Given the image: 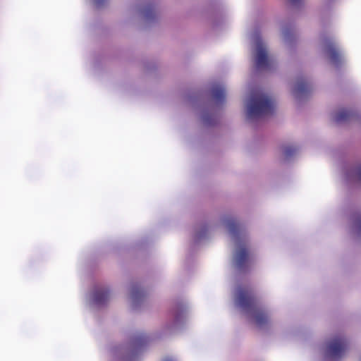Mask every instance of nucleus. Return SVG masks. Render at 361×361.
Wrapping results in <instances>:
<instances>
[{
    "mask_svg": "<svg viewBox=\"0 0 361 361\" xmlns=\"http://www.w3.org/2000/svg\"><path fill=\"white\" fill-rule=\"evenodd\" d=\"M234 301L237 309L250 323L258 327H262L268 322L269 319L268 312L255 304L247 290L238 288L235 291Z\"/></svg>",
    "mask_w": 361,
    "mask_h": 361,
    "instance_id": "f257e3e1",
    "label": "nucleus"
},
{
    "mask_svg": "<svg viewBox=\"0 0 361 361\" xmlns=\"http://www.w3.org/2000/svg\"><path fill=\"white\" fill-rule=\"evenodd\" d=\"M245 108L247 118L257 120L271 114L274 104L267 94L259 90H254L245 101Z\"/></svg>",
    "mask_w": 361,
    "mask_h": 361,
    "instance_id": "f03ea898",
    "label": "nucleus"
},
{
    "mask_svg": "<svg viewBox=\"0 0 361 361\" xmlns=\"http://www.w3.org/2000/svg\"><path fill=\"white\" fill-rule=\"evenodd\" d=\"M223 224L227 228L235 245L233 263L235 267L240 268L247 260L246 242L240 235L238 224L234 219H224Z\"/></svg>",
    "mask_w": 361,
    "mask_h": 361,
    "instance_id": "7ed1b4c3",
    "label": "nucleus"
},
{
    "mask_svg": "<svg viewBox=\"0 0 361 361\" xmlns=\"http://www.w3.org/2000/svg\"><path fill=\"white\" fill-rule=\"evenodd\" d=\"M253 44V54L255 63L259 68H269L271 59L267 50V45L261 36L255 34L252 37Z\"/></svg>",
    "mask_w": 361,
    "mask_h": 361,
    "instance_id": "20e7f679",
    "label": "nucleus"
},
{
    "mask_svg": "<svg viewBox=\"0 0 361 361\" xmlns=\"http://www.w3.org/2000/svg\"><path fill=\"white\" fill-rule=\"evenodd\" d=\"M324 49L331 62L335 65H338V62L343 59V53L336 42L331 40L325 41Z\"/></svg>",
    "mask_w": 361,
    "mask_h": 361,
    "instance_id": "39448f33",
    "label": "nucleus"
},
{
    "mask_svg": "<svg viewBox=\"0 0 361 361\" xmlns=\"http://www.w3.org/2000/svg\"><path fill=\"white\" fill-rule=\"evenodd\" d=\"M345 348V342L342 338H334L326 348V355L332 358L339 357L344 353Z\"/></svg>",
    "mask_w": 361,
    "mask_h": 361,
    "instance_id": "423d86ee",
    "label": "nucleus"
},
{
    "mask_svg": "<svg viewBox=\"0 0 361 361\" xmlns=\"http://www.w3.org/2000/svg\"><path fill=\"white\" fill-rule=\"evenodd\" d=\"M110 291L107 288H99L94 290L87 297V302L90 305H100L109 297Z\"/></svg>",
    "mask_w": 361,
    "mask_h": 361,
    "instance_id": "0eeeda50",
    "label": "nucleus"
},
{
    "mask_svg": "<svg viewBox=\"0 0 361 361\" xmlns=\"http://www.w3.org/2000/svg\"><path fill=\"white\" fill-rule=\"evenodd\" d=\"M310 90L309 85L304 80H298L292 86L293 95L298 99H302Z\"/></svg>",
    "mask_w": 361,
    "mask_h": 361,
    "instance_id": "6e6552de",
    "label": "nucleus"
},
{
    "mask_svg": "<svg viewBox=\"0 0 361 361\" xmlns=\"http://www.w3.org/2000/svg\"><path fill=\"white\" fill-rule=\"evenodd\" d=\"M351 115V111L349 109H341L335 114L334 119L336 121L341 122L348 119Z\"/></svg>",
    "mask_w": 361,
    "mask_h": 361,
    "instance_id": "1a4fd4ad",
    "label": "nucleus"
},
{
    "mask_svg": "<svg viewBox=\"0 0 361 361\" xmlns=\"http://www.w3.org/2000/svg\"><path fill=\"white\" fill-rule=\"evenodd\" d=\"M348 176L349 178L361 182V164L352 169Z\"/></svg>",
    "mask_w": 361,
    "mask_h": 361,
    "instance_id": "9d476101",
    "label": "nucleus"
},
{
    "mask_svg": "<svg viewBox=\"0 0 361 361\" xmlns=\"http://www.w3.org/2000/svg\"><path fill=\"white\" fill-rule=\"evenodd\" d=\"M142 291L138 288H133L130 293V299L132 302L135 303L142 297Z\"/></svg>",
    "mask_w": 361,
    "mask_h": 361,
    "instance_id": "9b49d317",
    "label": "nucleus"
},
{
    "mask_svg": "<svg viewBox=\"0 0 361 361\" xmlns=\"http://www.w3.org/2000/svg\"><path fill=\"white\" fill-rule=\"evenodd\" d=\"M213 97L217 102H220L225 97L224 90L221 87L213 90Z\"/></svg>",
    "mask_w": 361,
    "mask_h": 361,
    "instance_id": "f8f14e48",
    "label": "nucleus"
},
{
    "mask_svg": "<svg viewBox=\"0 0 361 361\" xmlns=\"http://www.w3.org/2000/svg\"><path fill=\"white\" fill-rule=\"evenodd\" d=\"M281 35L285 42H288L293 35L292 32L290 31L288 28H283L281 31Z\"/></svg>",
    "mask_w": 361,
    "mask_h": 361,
    "instance_id": "ddd939ff",
    "label": "nucleus"
},
{
    "mask_svg": "<svg viewBox=\"0 0 361 361\" xmlns=\"http://www.w3.org/2000/svg\"><path fill=\"white\" fill-rule=\"evenodd\" d=\"M354 231L358 235H361V216L358 217L354 222Z\"/></svg>",
    "mask_w": 361,
    "mask_h": 361,
    "instance_id": "4468645a",
    "label": "nucleus"
},
{
    "mask_svg": "<svg viewBox=\"0 0 361 361\" xmlns=\"http://www.w3.org/2000/svg\"><path fill=\"white\" fill-rule=\"evenodd\" d=\"M207 228H204L197 234V238L200 239L206 235V231Z\"/></svg>",
    "mask_w": 361,
    "mask_h": 361,
    "instance_id": "2eb2a0df",
    "label": "nucleus"
},
{
    "mask_svg": "<svg viewBox=\"0 0 361 361\" xmlns=\"http://www.w3.org/2000/svg\"><path fill=\"white\" fill-rule=\"evenodd\" d=\"M181 313H178L177 315H176V320L177 322H180V319H181Z\"/></svg>",
    "mask_w": 361,
    "mask_h": 361,
    "instance_id": "dca6fc26",
    "label": "nucleus"
},
{
    "mask_svg": "<svg viewBox=\"0 0 361 361\" xmlns=\"http://www.w3.org/2000/svg\"><path fill=\"white\" fill-rule=\"evenodd\" d=\"M302 0H290V1L293 4H297L298 3L300 2Z\"/></svg>",
    "mask_w": 361,
    "mask_h": 361,
    "instance_id": "f3484780",
    "label": "nucleus"
},
{
    "mask_svg": "<svg viewBox=\"0 0 361 361\" xmlns=\"http://www.w3.org/2000/svg\"><path fill=\"white\" fill-rule=\"evenodd\" d=\"M164 361H173V360H171V359H166V360H164Z\"/></svg>",
    "mask_w": 361,
    "mask_h": 361,
    "instance_id": "a211bd4d",
    "label": "nucleus"
},
{
    "mask_svg": "<svg viewBox=\"0 0 361 361\" xmlns=\"http://www.w3.org/2000/svg\"><path fill=\"white\" fill-rule=\"evenodd\" d=\"M286 155H288V150H286Z\"/></svg>",
    "mask_w": 361,
    "mask_h": 361,
    "instance_id": "6ab92c4d",
    "label": "nucleus"
}]
</instances>
